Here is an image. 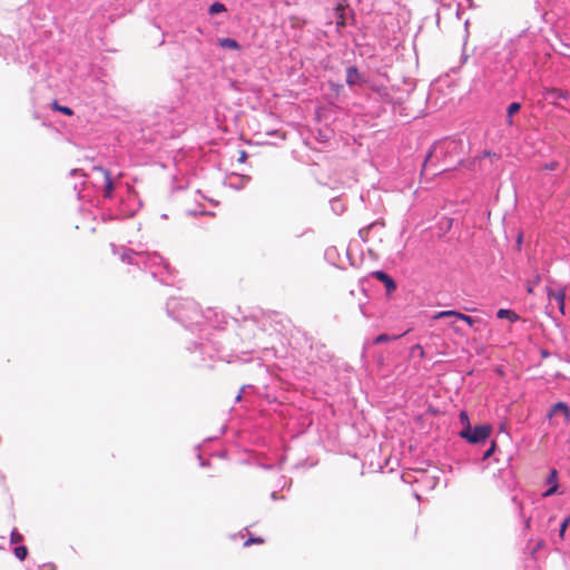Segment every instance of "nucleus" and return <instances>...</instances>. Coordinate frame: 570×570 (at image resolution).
<instances>
[{
    "instance_id": "1",
    "label": "nucleus",
    "mask_w": 570,
    "mask_h": 570,
    "mask_svg": "<svg viewBox=\"0 0 570 570\" xmlns=\"http://www.w3.org/2000/svg\"><path fill=\"white\" fill-rule=\"evenodd\" d=\"M492 432V426L489 424L478 425L474 429H463L460 435L470 443H479L485 441Z\"/></svg>"
},
{
    "instance_id": "2",
    "label": "nucleus",
    "mask_w": 570,
    "mask_h": 570,
    "mask_svg": "<svg viewBox=\"0 0 570 570\" xmlns=\"http://www.w3.org/2000/svg\"><path fill=\"white\" fill-rule=\"evenodd\" d=\"M444 317H455L458 318V321H464L470 326H472L476 322V320L472 318L471 316L456 311H441L433 316L434 320Z\"/></svg>"
},
{
    "instance_id": "3",
    "label": "nucleus",
    "mask_w": 570,
    "mask_h": 570,
    "mask_svg": "<svg viewBox=\"0 0 570 570\" xmlns=\"http://www.w3.org/2000/svg\"><path fill=\"white\" fill-rule=\"evenodd\" d=\"M372 276L384 284L387 294H391L392 292H394L396 289L395 281L390 275H387L385 272L375 271L372 273Z\"/></svg>"
},
{
    "instance_id": "4",
    "label": "nucleus",
    "mask_w": 570,
    "mask_h": 570,
    "mask_svg": "<svg viewBox=\"0 0 570 570\" xmlns=\"http://www.w3.org/2000/svg\"><path fill=\"white\" fill-rule=\"evenodd\" d=\"M94 170L95 171H98L100 173L102 176H104V179H105V195L106 196H110L114 191V183H112V179H111V175H110V171L100 167V166H96L94 167Z\"/></svg>"
},
{
    "instance_id": "5",
    "label": "nucleus",
    "mask_w": 570,
    "mask_h": 570,
    "mask_svg": "<svg viewBox=\"0 0 570 570\" xmlns=\"http://www.w3.org/2000/svg\"><path fill=\"white\" fill-rule=\"evenodd\" d=\"M547 482L549 483L550 488L546 492H543V494H542L543 498H548V497L554 494L558 490V472L556 469H552L550 471Z\"/></svg>"
},
{
    "instance_id": "6",
    "label": "nucleus",
    "mask_w": 570,
    "mask_h": 570,
    "mask_svg": "<svg viewBox=\"0 0 570 570\" xmlns=\"http://www.w3.org/2000/svg\"><path fill=\"white\" fill-rule=\"evenodd\" d=\"M549 299H554L559 305V309L561 314H564V299H566V289L561 288L559 291H549L548 292Z\"/></svg>"
},
{
    "instance_id": "7",
    "label": "nucleus",
    "mask_w": 570,
    "mask_h": 570,
    "mask_svg": "<svg viewBox=\"0 0 570 570\" xmlns=\"http://www.w3.org/2000/svg\"><path fill=\"white\" fill-rule=\"evenodd\" d=\"M557 413H562L564 415L566 420H569L570 410L566 403H563V402L556 403L549 413V417L556 415Z\"/></svg>"
},
{
    "instance_id": "8",
    "label": "nucleus",
    "mask_w": 570,
    "mask_h": 570,
    "mask_svg": "<svg viewBox=\"0 0 570 570\" xmlns=\"http://www.w3.org/2000/svg\"><path fill=\"white\" fill-rule=\"evenodd\" d=\"M497 317L500 320L507 318L510 322L514 323L519 321L520 316L512 309L501 308L497 312Z\"/></svg>"
},
{
    "instance_id": "9",
    "label": "nucleus",
    "mask_w": 570,
    "mask_h": 570,
    "mask_svg": "<svg viewBox=\"0 0 570 570\" xmlns=\"http://www.w3.org/2000/svg\"><path fill=\"white\" fill-rule=\"evenodd\" d=\"M361 75L355 67H350L346 70V82L352 86L358 83Z\"/></svg>"
},
{
    "instance_id": "10",
    "label": "nucleus",
    "mask_w": 570,
    "mask_h": 570,
    "mask_svg": "<svg viewBox=\"0 0 570 570\" xmlns=\"http://www.w3.org/2000/svg\"><path fill=\"white\" fill-rule=\"evenodd\" d=\"M546 97L547 98L551 97V98H554V99H558V98L568 99L569 98V92L560 90V89H557V88H548V89H546Z\"/></svg>"
},
{
    "instance_id": "11",
    "label": "nucleus",
    "mask_w": 570,
    "mask_h": 570,
    "mask_svg": "<svg viewBox=\"0 0 570 570\" xmlns=\"http://www.w3.org/2000/svg\"><path fill=\"white\" fill-rule=\"evenodd\" d=\"M218 45L222 48H225V49H232V50H238L239 49L238 42L235 39H232V38H222V39L218 40Z\"/></svg>"
},
{
    "instance_id": "12",
    "label": "nucleus",
    "mask_w": 570,
    "mask_h": 570,
    "mask_svg": "<svg viewBox=\"0 0 570 570\" xmlns=\"http://www.w3.org/2000/svg\"><path fill=\"white\" fill-rule=\"evenodd\" d=\"M520 108H521V105L519 102H512L509 105V107L507 109L509 125H512V116L514 114H517L520 110Z\"/></svg>"
},
{
    "instance_id": "13",
    "label": "nucleus",
    "mask_w": 570,
    "mask_h": 570,
    "mask_svg": "<svg viewBox=\"0 0 570 570\" xmlns=\"http://www.w3.org/2000/svg\"><path fill=\"white\" fill-rule=\"evenodd\" d=\"M51 107H52V109H55L57 111H60L63 115H67V116H72L73 115V111H72L71 108H69L67 106H60L56 100L51 104Z\"/></svg>"
},
{
    "instance_id": "14",
    "label": "nucleus",
    "mask_w": 570,
    "mask_h": 570,
    "mask_svg": "<svg viewBox=\"0 0 570 570\" xmlns=\"http://www.w3.org/2000/svg\"><path fill=\"white\" fill-rule=\"evenodd\" d=\"M208 11H209L210 14L222 13V12L226 11V7H225L224 3L214 2L213 4H210Z\"/></svg>"
},
{
    "instance_id": "15",
    "label": "nucleus",
    "mask_w": 570,
    "mask_h": 570,
    "mask_svg": "<svg viewBox=\"0 0 570 570\" xmlns=\"http://www.w3.org/2000/svg\"><path fill=\"white\" fill-rule=\"evenodd\" d=\"M13 553L20 561H23L28 556V549L24 546H19L14 548Z\"/></svg>"
},
{
    "instance_id": "16",
    "label": "nucleus",
    "mask_w": 570,
    "mask_h": 570,
    "mask_svg": "<svg viewBox=\"0 0 570 570\" xmlns=\"http://www.w3.org/2000/svg\"><path fill=\"white\" fill-rule=\"evenodd\" d=\"M402 335H395V336H390L387 334H380L375 340H374V343L375 344H381V343H385V342H390V341H395L397 340L399 337H401Z\"/></svg>"
},
{
    "instance_id": "17",
    "label": "nucleus",
    "mask_w": 570,
    "mask_h": 570,
    "mask_svg": "<svg viewBox=\"0 0 570 570\" xmlns=\"http://www.w3.org/2000/svg\"><path fill=\"white\" fill-rule=\"evenodd\" d=\"M443 147L449 153H455L459 149V144L454 140H449L443 142Z\"/></svg>"
},
{
    "instance_id": "18",
    "label": "nucleus",
    "mask_w": 570,
    "mask_h": 570,
    "mask_svg": "<svg viewBox=\"0 0 570 570\" xmlns=\"http://www.w3.org/2000/svg\"><path fill=\"white\" fill-rule=\"evenodd\" d=\"M540 281H541L540 275H535V277H534V279H533V281L528 282V284H527V292H528L529 294H532V293H533V287H534L535 285H538V284L540 283Z\"/></svg>"
},
{
    "instance_id": "19",
    "label": "nucleus",
    "mask_w": 570,
    "mask_h": 570,
    "mask_svg": "<svg viewBox=\"0 0 570 570\" xmlns=\"http://www.w3.org/2000/svg\"><path fill=\"white\" fill-rule=\"evenodd\" d=\"M10 540L12 543H19L23 540V537L20 532H18L17 530H13L11 532Z\"/></svg>"
},
{
    "instance_id": "20",
    "label": "nucleus",
    "mask_w": 570,
    "mask_h": 570,
    "mask_svg": "<svg viewBox=\"0 0 570 570\" xmlns=\"http://www.w3.org/2000/svg\"><path fill=\"white\" fill-rule=\"evenodd\" d=\"M460 420H461L462 424L465 426L464 429L471 428L470 420H469L468 413L465 411H461Z\"/></svg>"
},
{
    "instance_id": "21",
    "label": "nucleus",
    "mask_w": 570,
    "mask_h": 570,
    "mask_svg": "<svg viewBox=\"0 0 570 570\" xmlns=\"http://www.w3.org/2000/svg\"><path fill=\"white\" fill-rule=\"evenodd\" d=\"M569 524H570V515L562 522V524L560 527L559 535L561 538L564 537V532H566L567 528L569 527Z\"/></svg>"
},
{
    "instance_id": "22",
    "label": "nucleus",
    "mask_w": 570,
    "mask_h": 570,
    "mask_svg": "<svg viewBox=\"0 0 570 570\" xmlns=\"http://www.w3.org/2000/svg\"><path fill=\"white\" fill-rule=\"evenodd\" d=\"M252 543H264V539L263 538H249L246 542H245V546H249Z\"/></svg>"
},
{
    "instance_id": "23",
    "label": "nucleus",
    "mask_w": 570,
    "mask_h": 570,
    "mask_svg": "<svg viewBox=\"0 0 570 570\" xmlns=\"http://www.w3.org/2000/svg\"><path fill=\"white\" fill-rule=\"evenodd\" d=\"M494 449H495V442H492V444H491L490 449H488V450L485 451V453H484V455H483V459H488V458H490V456L493 454Z\"/></svg>"
},
{
    "instance_id": "24",
    "label": "nucleus",
    "mask_w": 570,
    "mask_h": 570,
    "mask_svg": "<svg viewBox=\"0 0 570 570\" xmlns=\"http://www.w3.org/2000/svg\"><path fill=\"white\" fill-rule=\"evenodd\" d=\"M415 351H417V354L420 355V357H424V350L420 344H416L412 347V352H415Z\"/></svg>"
},
{
    "instance_id": "25",
    "label": "nucleus",
    "mask_w": 570,
    "mask_h": 570,
    "mask_svg": "<svg viewBox=\"0 0 570 570\" xmlns=\"http://www.w3.org/2000/svg\"><path fill=\"white\" fill-rule=\"evenodd\" d=\"M432 156H433V150H431V151L426 155L425 160H424V164H423V170L426 168V165H428V163L431 160Z\"/></svg>"
},
{
    "instance_id": "26",
    "label": "nucleus",
    "mask_w": 570,
    "mask_h": 570,
    "mask_svg": "<svg viewBox=\"0 0 570 570\" xmlns=\"http://www.w3.org/2000/svg\"><path fill=\"white\" fill-rule=\"evenodd\" d=\"M336 24L338 27H344L345 26V21H344V18H343V14H340L337 21H336Z\"/></svg>"
},
{
    "instance_id": "27",
    "label": "nucleus",
    "mask_w": 570,
    "mask_h": 570,
    "mask_svg": "<svg viewBox=\"0 0 570 570\" xmlns=\"http://www.w3.org/2000/svg\"><path fill=\"white\" fill-rule=\"evenodd\" d=\"M246 158H247V154H246V151L240 150V151H239V158H238V160H239L240 163H243V161H245V159H246Z\"/></svg>"
},
{
    "instance_id": "28",
    "label": "nucleus",
    "mask_w": 570,
    "mask_h": 570,
    "mask_svg": "<svg viewBox=\"0 0 570 570\" xmlns=\"http://www.w3.org/2000/svg\"><path fill=\"white\" fill-rule=\"evenodd\" d=\"M547 168L550 169V170H554L557 168V164L552 163L549 166H547Z\"/></svg>"
},
{
    "instance_id": "29",
    "label": "nucleus",
    "mask_w": 570,
    "mask_h": 570,
    "mask_svg": "<svg viewBox=\"0 0 570 570\" xmlns=\"http://www.w3.org/2000/svg\"><path fill=\"white\" fill-rule=\"evenodd\" d=\"M343 10H344V7H343V6H341V4L336 8V11H337V12H342Z\"/></svg>"
}]
</instances>
